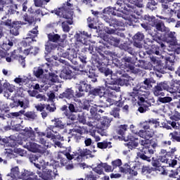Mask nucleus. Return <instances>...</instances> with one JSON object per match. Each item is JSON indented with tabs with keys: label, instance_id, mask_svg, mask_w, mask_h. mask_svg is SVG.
<instances>
[{
	"label": "nucleus",
	"instance_id": "1",
	"mask_svg": "<svg viewBox=\"0 0 180 180\" xmlns=\"http://www.w3.org/2000/svg\"><path fill=\"white\" fill-rule=\"evenodd\" d=\"M70 1L71 0H68L66 3L63 4L62 7L52 11V13H55L57 16L63 18V19H68V20L62 22V29L65 33H68L70 30H71L69 25H72L74 23V20H72L74 4H70Z\"/></svg>",
	"mask_w": 180,
	"mask_h": 180
},
{
	"label": "nucleus",
	"instance_id": "2",
	"mask_svg": "<svg viewBox=\"0 0 180 180\" xmlns=\"http://www.w3.org/2000/svg\"><path fill=\"white\" fill-rule=\"evenodd\" d=\"M136 136L141 137V139L139 141V144L142 146L141 149V153H144L145 154H154L155 153V150L151 148V146L148 145L150 139H153V133L148 132L145 134L143 131H139L135 133Z\"/></svg>",
	"mask_w": 180,
	"mask_h": 180
},
{
	"label": "nucleus",
	"instance_id": "3",
	"mask_svg": "<svg viewBox=\"0 0 180 180\" xmlns=\"http://www.w3.org/2000/svg\"><path fill=\"white\" fill-rule=\"evenodd\" d=\"M115 6H120L117 8L122 9V13L129 16V18H134L136 19L137 16H140L141 13V10L134 8V7L130 6V4L127 3V0H117Z\"/></svg>",
	"mask_w": 180,
	"mask_h": 180
},
{
	"label": "nucleus",
	"instance_id": "4",
	"mask_svg": "<svg viewBox=\"0 0 180 180\" xmlns=\"http://www.w3.org/2000/svg\"><path fill=\"white\" fill-rule=\"evenodd\" d=\"M5 26L10 28L20 30V22H12L11 19H6V16H4L2 18V20L0 21V40L4 39V37H5V34H6V29L5 28Z\"/></svg>",
	"mask_w": 180,
	"mask_h": 180
},
{
	"label": "nucleus",
	"instance_id": "5",
	"mask_svg": "<svg viewBox=\"0 0 180 180\" xmlns=\"http://www.w3.org/2000/svg\"><path fill=\"white\" fill-rule=\"evenodd\" d=\"M82 157H85V152H79L76 153L75 155H71L70 152L67 150L60 151L58 153V160H60V164L64 167L67 165L68 160L71 161L73 158H76L77 160H79V158H82Z\"/></svg>",
	"mask_w": 180,
	"mask_h": 180
},
{
	"label": "nucleus",
	"instance_id": "6",
	"mask_svg": "<svg viewBox=\"0 0 180 180\" xmlns=\"http://www.w3.org/2000/svg\"><path fill=\"white\" fill-rule=\"evenodd\" d=\"M146 41L149 43L150 46V51L152 54L161 56V49H164L165 44H164V41H162L160 37H156V39H153V40L146 39Z\"/></svg>",
	"mask_w": 180,
	"mask_h": 180
},
{
	"label": "nucleus",
	"instance_id": "7",
	"mask_svg": "<svg viewBox=\"0 0 180 180\" xmlns=\"http://www.w3.org/2000/svg\"><path fill=\"white\" fill-rule=\"evenodd\" d=\"M121 60L122 63V68H124V70H126L128 72L130 71V72L136 75H140L141 74V70L134 67L131 57L124 56Z\"/></svg>",
	"mask_w": 180,
	"mask_h": 180
},
{
	"label": "nucleus",
	"instance_id": "8",
	"mask_svg": "<svg viewBox=\"0 0 180 180\" xmlns=\"http://www.w3.org/2000/svg\"><path fill=\"white\" fill-rule=\"evenodd\" d=\"M59 57H63V58H67L71 61L72 64L74 65H78V61H77V58L78 57L77 49H68L66 51H60L58 52Z\"/></svg>",
	"mask_w": 180,
	"mask_h": 180
},
{
	"label": "nucleus",
	"instance_id": "9",
	"mask_svg": "<svg viewBox=\"0 0 180 180\" xmlns=\"http://www.w3.org/2000/svg\"><path fill=\"white\" fill-rule=\"evenodd\" d=\"M142 129L140 131H143L146 134V133H152V136H154V129H157L160 126V122L156 119L150 118L141 124Z\"/></svg>",
	"mask_w": 180,
	"mask_h": 180
},
{
	"label": "nucleus",
	"instance_id": "10",
	"mask_svg": "<svg viewBox=\"0 0 180 180\" xmlns=\"http://www.w3.org/2000/svg\"><path fill=\"white\" fill-rule=\"evenodd\" d=\"M105 85V94H107L109 98H117V93L120 92V86L117 84H114L110 79H107Z\"/></svg>",
	"mask_w": 180,
	"mask_h": 180
},
{
	"label": "nucleus",
	"instance_id": "11",
	"mask_svg": "<svg viewBox=\"0 0 180 180\" xmlns=\"http://www.w3.org/2000/svg\"><path fill=\"white\" fill-rule=\"evenodd\" d=\"M109 16L123 18V10L117 6H108L103 10V20H105V18H112Z\"/></svg>",
	"mask_w": 180,
	"mask_h": 180
},
{
	"label": "nucleus",
	"instance_id": "12",
	"mask_svg": "<svg viewBox=\"0 0 180 180\" xmlns=\"http://www.w3.org/2000/svg\"><path fill=\"white\" fill-rule=\"evenodd\" d=\"M78 92L76 93V98H82L85 96V92H89L91 87L92 86L90 84H88V80L83 79L80 80L78 84H77Z\"/></svg>",
	"mask_w": 180,
	"mask_h": 180
},
{
	"label": "nucleus",
	"instance_id": "13",
	"mask_svg": "<svg viewBox=\"0 0 180 180\" xmlns=\"http://www.w3.org/2000/svg\"><path fill=\"white\" fill-rule=\"evenodd\" d=\"M156 36L160 39H163L167 43H169L172 46H175L176 44V37L175 36V32H171L168 28L167 29L163 34H161L160 36H158V32H157Z\"/></svg>",
	"mask_w": 180,
	"mask_h": 180
},
{
	"label": "nucleus",
	"instance_id": "14",
	"mask_svg": "<svg viewBox=\"0 0 180 180\" xmlns=\"http://www.w3.org/2000/svg\"><path fill=\"white\" fill-rule=\"evenodd\" d=\"M110 119L108 117H104L101 120L100 124H97L98 132L101 134V136H108V128L110 126Z\"/></svg>",
	"mask_w": 180,
	"mask_h": 180
},
{
	"label": "nucleus",
	"instance_id": "15",
	"mask_svg": "<svg viewBox=\"0 0 180 180\" xmlns=\"http://www.w3.org/2000/svg\"><path fill=\"white\" fill-rule=\"evenodd\" d=\"M128 129L129 125L126 124L116 127L114 129L113 138L116 139H122V140H124V137H127V135H126V131H127Z\"/></svg>",
	"mask_w": 180,
	"mask_h": 180
},
{
	"label": "nucleus",
	"instance_id": "16",
	"mask_svg": "<svg viewBox=\"0 0 180 180\" xmlns=\"http://www.w3.org/2000/svg\"><path fill=\"white\" fill-rule=\"evenodd\" d=\"M156 81L153 77L146 78L144 81L141 83L139 87V91L141 92H146V91H150L151 88H153V86L155 85Z\"/></svg>",
	"mask_w": 180,
	"mask_h": 180
},
{
	"label": "nucleus",
	"instance_id": "17",
	"mask_svg": "<svg viewBox=\"0 0 180 180\" xmlns=\"http://www.w3.org/2000/svg\"><path fill=\"white\" fill-rule=\"evenodd\" d=\"M124 141L128 142L125 143V146H127V147L131 150L139 147V139L134 137L133 135H131V134L127 135V137L124 138Z\"/></svg>",
	"mask_w": 180,
	"mask_h": 180
},
{
	"label": "nucleus",
	"instance_id": "18",
	"mask_svg": "<svg viewBox=\"0 0 180 180\" xmlns=\"http://www.w3.org/2000/svg\"><path fill=\"white\" fill-rule=\"evenodd\" d=\"M167 83L166 82H160L158 83L153 89V92L155 96H165V93L163 91L167 89Z\"/></svg>",
	"mask_w": 180,
	"mask_h": 180
},
{
	"label": "nucleus",
	"instance_id": "19",
	"mask_svg": "<svg viewBox=\"0 0 180 180\" xmlns=\"http://www.w3.org/2000/svg\"><path fill=\"white\" fill-rule=\"evenodd\" d=\"M158 158L162 164H166V167L175 168V166L178 164V160L175 159H169L165 154L159 155Z\"/></svg>",
	"mask_w": 180,
	"mask_h": 180
},
{
	"label": "nucleus",
	"instance_id": "20",
	"mask_svg": "<svg viewBox=\"0 0 180 180\" xmlns=\"http://www.w3.org/2000/svg\"><path fill=\"white\" fill-rule=\"evenodd\" d=\"M91 95L92 96H99L102 98L106 95V89L105 86H98L97 88L91 87L89 91V96Z\"/></svg>",
	"mask_w": 180,
	"mask_h": 180
},
{
	"label": "nucleus",
	"instance_id": "21",
	"mask_svg": "<svg viewBox=\"0 0 180 180\" xmlns=\"http://www.w3.org/2000/svg\"><path fill=\"white\" fill-rule=\"evenodd\" d=\"M152 20H153V22L150 23V25L155 27L158 32H161L162 34H163L168 29V27H165L164 21L161 20H157L155 18V17L153 18V19H152Z\"/></svg>",
	"mask_w": 180,
	"mask_h": 180
},
{
	"label": "nucleus",
	"instance_id": "22",
	"mask_svg": "<svg viewBox=\"0 0 180 180\" xmlns=\"http://www.w3.org/2000/svg\"><path fill=\"white\" fill-rule=\"evenodd\" d=\"M104 20L106 22V23H108L109 26L115 27L116 30H120V27H123V22L119 21L116 18L104 17Z\"/></svg>",
	"mask_w": 180,
	"mask_h": 180
},
{
	"label": "nucleus",
	"instance_id": "23",
	"mask_svg": "<svg viewBox=\"0 0 180 180\" xmlns=\"http://www.w3.org/2000/svg\"><path fill=\"white\" fill-rule=\"evenodd\" d=\"M11 58L13 60H18L20 65L23 68L26 67V57H23V56L18 54V51L14 50L13 51L11 52Z\"/></svg>",
	"mask_w": 180,
	"mask_h": 180
},
{
	"label": "nucleus",
	"instance_id": "24",
	"mask_svg": "<svg viewBox=\"0 0 180 180\" xmlns=\"http://www.w3.org/2000/svg\"><path fill=\"white\" fill-rule=\"evenodd\" d=\"M6 180H18L20 179V172H19V167H15L11 169L10 174L7 175Z\"/></svg>",
	"mask_w": 180,
	"mask_h": 180
},
{
	"label": "nucleus",
	"instance_id": "25",
	"mask_svg": "<svg viewBox=\"0 0 180 180\" xmlns=\"http://www.w3.org/2000/svg\"><path fill=\"white\" fill-rule=\"evenodd\" d=\"M0 40H3L1 49H3L4 51H8V50H11V49L13 46V41L8 39V37L5 36V34L4 37Z\"/></svg>",
	"mask_w": 180,
	"mask_h": 180
},
{
	"label": "nucleus",
	"instance_id": "26",
	"mask_svg": "<svg viewBox=\"0 0 180 180\" xmlns=\"http://www.w3.org/2000/svg\"><path fill=\"white\" fill-rule=\"evenodd\" d=\"M58 98L59 99H72L74 98V90H72V88L66 89L65 91L59 94Z\"/></svg>",
	"mask_w": 180,
	"mask_h": 180
},
{
	"label": "nucleus",
	"instance_id": "27",
	"mask_svg": "<svg viewBox=\"0 0 180 180\" xmlns=\"http://www.w3.org/2000/svg\"><path fill=\"white\" fill-rule=\"evenodd\" d=\"M39 26H36L34 28L28 32L27 38L31 40V41H37L36 37L39 36Z\"/></svg>",
	"mask_w": 180,
	"mask_h": 180
},
{
	"label": "nucleus",
	"instance_id": "28",
	"mask_svg": "<svg viewBox=\"0 0 180 180\" xmlns=\"http://www.w3.org/2000/svg\"><path fill=\"white\" fill-rule=\"evenodd\" d=\"M158 71L159 72H162V74H164L165 72V70H169L170 71H172L174 70V63H171L170 62H168V60H165V66H162L161 65H158L157 66Z\"/></svg>",
	"mask_w": 180,
	"mask_h": 180
},
{
	"label": "nucleus",
	"instance_id": "29",
	"mask_svg": "<svg viewBox=\"0 0 180 180\" xmlns=\"http://www.w3.org/2000/svg\"><path fill=\"white\" fill-rule=\"evenodd\" d=\"M119 47L120 50L127 51L129 54H131V56L137 54V52L134 51V49L131 48V46H130V45H129L127 43L121 44Z\"/></svg>",
	"mask_w": 180,
	"mask_h": 180
},
{
	"label": "nucleus",
	"instance_id": "30",
	"mask_svg": "<svg viewBox=\"0 0 180 180\" xmlns=\"http://www.w3.org/2000/svg\"><path fill=\"white\" fill-rule=\"evenodd\" d=\"M103 41H105V39H101L99 41V43H101L102 44H103V46H99L96 47V51L99 53L102 58H105V53H106V51H105V47H109L106 46V44Z\"/></svg>",
	"mask_w": 180,
	"mask_h": 180
},
{
	"label": "nucleus",
	"instance_id": "31",
	"mask_svg": "<svg viewBox=\"0 0 180 180\" xmlns=\"http://www.w3.org/2000/svg\"><path fill=\"white\" fill-rule=\"evenodd\" d=\"M39 176H42L44 180H51L53 176V171L50 169L44 168Z\"/></svg>",
	"mask_w": 180,
	"mask_h": 180
},
{
	"label": "nucleus",
	"instance_id": "32",
	"mask_svg": "<svg viewBox=\"0 0 180 180\" xmlns=\"http://www.w3.org/2000/svg\"><path fill=\"white\" fill-rule=\"evenodd\" d=\"M35 109L37 112H41V115L43 119H46V117L49 116V112L44 110V109H46V104L39 103L35 105Z\"/></svg>",
	"mask_w": 180,
	"mask_h": 180
},
{
	"label": "nucleus",
	"instance_id": "33",
	"mask_svg": "<svg viewBox=\"0 0 180 180\" xmlns=\"http://www.w3.org/2000/svg\"><path fill=\"white\" fill-rule=\"evenodd\" d=\"M60 77L62 79H72L74 77L72 75V70L70 69L63 70L60 74Z\"/></svg>",
	"mask_w": 180,
	"mask_h": 180
},
{
	"label": "nucleus",
	"instance_id": "34",
	"mask_svg": "<svg viewBox=\"0 0 180 180\" xmlns=\"http://www.w3.org/2000/svg\"><path fill=\"white\" fill-rule=\"evenodd\" d=\"M84 144L86 147H90V150L93 153H96V150H95V148H96V144L95 143V142L92 141V139L91 138H85Z\"/></svg>",
	"mask_w": 180,
	"mask_h": 180
},
{
	"label": "nucleus",
	"instance_id": "35",
	"mask_svg": "<svg viewBox=\"0 0 180 180\" xmlns=\"http://www.w3.org/2000/svg\"><path fill=\"white\" fill-rule=\"evenodd\" d=\"M51 122L54 123V125H53V129H59V130H63L64 127H65V124L60 118H54L53 120H51Z\"/></svg>",
	"mask_w": 180,
	"mask_h": 180
},
{
	"label": "nucleus",
	"instance_id": "36",
	"mask_svg": "<svg viewBox=\"0 0 180 180\" xmlns=\"http://www.w3.org/2000/svg\"><path fill=\"white\" fill-rule=\"evenodd\" d=\"M119 172L125 175L127 174L131 175V167H130L128 163H125L123 166L120 167Z\"/></svg>",
	"mask_w": 180,
	"mask_h": 180
},
{
	"label": "nucleus",
	"instance_id": "37",
	"mask_svg": "<svg viewBox=\"0 0 180 180\" xmlns=\"http://www.w3.org/2000/svg\"><path fill=\"white\" fill-rule=\"evenodd\" d=\"M38 53L39 48L37 46H31L30 49H27L23 51V54H25V56H29V54L36 56Z\"/></svg>",
	"mask_w": 180,
	"mask_h": 180
},
{
	"label": "nucleus",
	"instance_id": "38",
	"mask_svg": "<svg viewBox=\"0 0 180 180\" xmlns=\"http://www.w3.org/2000/svg\"><path fill=\"white\" fill-rule=\"evenodd\" d=\"M37 139L39 140V143L40 144H42L43 146H46L47 143V136H46V133L41 132V131H38L37 132Z\"/></svg>",
	"mask_w": 180,
	"mask_h": 180
},
{
	"label": "nucleus",
	"instance_id": "39",
	"mask_svg": "<svg viewBox=\"0 0 180 180\" xmlns=\"http://www.w3.org/2000/svg\"><path fill=\"white\" fill-rule=\"evenodd\" d=\"M34 173L33 172H29L28 170H24V172L20 176V179L23 180H33V174Z\"/></svg>",
	"mask_w": 180,
	"mask_h": 180
},
{
	"label": "nucleus",
	"instance_id": "40",
	"mask_svg": "<svg viewBox=\"0 0 180 180\" xmlns=\"http://www.w3.org/2000/svg\"><path fill=\"white\" fill-rule=\"evenodd\" d=\"M98 148L101 150H105V148H112V142L108 141V140L103 141V142L97 143Z\"/></svg>",
	"mask_w": 180,
	"mask_h": 180
},
{
	"label": "nucleus",
	"instance_id": "41",
	"mask_svg": "<svg viewBox=\"0 0 180 180\" xmlns=\"http://www.w3.org/2000/svg\"><path fill=\"white\" fill-rule=\"evenodd\" d=\"M141 168H143V167H141V163L140 162L135 163L134 165L132 167H131V175L134 176H137L139 174L137 171H140Z\"/></svg>",
	"mask_w": 180,
	"mask_h": 180
},
{
	"label": "nucleus",
	"instance_id": "42",
	"mask_svg": "<svg viewBox=\"0 0 180 180\" xmlns=\"http://www.w3.org/2000/svg\"><path fill=\"white\" fill-rule=\"evenodd\" d=\"M127 4H129L130 6L134 8V9H137V8H143V4L140 1V0H127ZM136 6L137 8H136Z\"/></svg>",
	"mask_w": 180,
	"mask_h": 180
},
{
	"label": "nucleus",
	"instance_id": "43",
	"mask_svg": "<svg viewBox=\"0 0 180 180\" xmlns=\"http://www.w3.org/2000/svg\"><path fill=\"white\" fill-rule=\"evenodd\" d=\"M98 71H100L101 74H104L105 77H108V75L113 74V71L108 67L100 66Z\"/></svg>",
	"mask_w": 180,
	"mask_h": 180
},
{
	"label": "nucleus",
	"instance_id": "44",
	"mask_svg": "<svg viewBox=\"0 0 180 180\" xmlns=\"http://www.w3.org/2000/svg\"><path fill=\"white\" fill-rule=\"evenodd\" d=\"M141 27L146 30V32H148L150 36L154 37L155 36H158L157 32H153V30L151 29V27L148 25V23H141Z\"/></svg>",
	"mask_w": 180,
	"mask_h": 180
},
{
	"label": "nucleus",
	"instance_id": "45",
	"mask_svg": "<svg viewBox=\"0 0 180 180\" xmlns=\"http://www.w3.org/2000/svg\"><path fill=\"white\" fill-rule=\"evenodd\" d=\"M169 137H170V140L173 143H175V141H176L177 143H180V136L179 135L178 131H174L173 132H171L169 134Z\"/></svg>",
	"mask_w": 180,
	"mask_h": 180
},
{
	"label": "nucleus",
	"instance_id": "46",
	"mask_svg": "<svg viewBox=\"0 0 180 180\" xmlns=\"http://www.w3.org/2000/svg\"><path fill=\"white\" fill-rule=\"evenodd\" d=\"M139 158H141V160H143V161H147L148 162H151V155L150 153H145L143 152L139 153L137 154Z\"/></svg>",
	"mask_w": 180,
	"mask_h": 180
},
{
	"label": "nucleus",
	"instance_id": "47",
	"mask_svg": "<svg viewBox=\"0 0 180 180\" xmlns=\"http://www.w3.org/2000/svg\"><path fill=\"white\" fill-rule=\"evenodd\" d=\"M53 133H54V127H53V125H49L45 130V134H46L47 139H52L54 136V134Z\"/></svg>",
	"mask_w": 180,
	"mask_h": 180
},
{
	"label": "nucleus",
	"instance_id": "48",
	"mask_svg": "<svg viewBox=\"0 0 180 180\" xmlns=\"http://www.w3.org/2000/svg\"><path fill=\"white\" fill-rule=\"evenodd\" d=\"M22 19L25 20V22H27V23L30 25H33V23H34V16L29 15L27 13H25L23 15Z\"/></svg>",
	"mask_w": 180,
	"mask_h": 180
},
{
	"label": "nucleus",
	"instance_id": "49",
	"mask_svg": "<svg viewBox=\"0 0 180 180\" xmlns=\"http://www.w3.org/2000/svg\"><path fill=\"white\" fill-rule=\"evenodd\" d=\"M110 115L113 116L115 119H120V108H113L110 112Z\"/></svg>",
	"mask_w": 180,
	"mask_h": 180
},
{
	"label": "nucleus",
	"instance_id": "50",
	"mask_svg": "<svg viewBox=\"0 0 180 180\" xmlns=\"http://www.w3.org/2000/svg\"><path fill=\"white\" fill-rule=\"evenodd\" d=\"M89 78L91 79L92 82H96L98 81V79H96V77H98V75H96V71L94 69H89V73L87 74Z\"/></svg>",
	"mask_w": 180,
	"mask_h": 180
},
{
	"label": "nucleus",
	"instance_id": "51",
	"mask_svg": "<svg viewBox=\"0 0 180 180\" xmlns=\"http://www.w3.org/2000/svg\"><path fill=\"white\" fill-rule=\"evenodd\" d=\"M174 0H162V9L163 12L168 11L171 5L170 2H174Z\"/></svg>",
	"mask_w": 180,
	"mask_h": 180
},
{
	"label": "nucleus",
	"instance_id": "52",
	"mask_svg": "<svg viewBox=\"0 0 180 180\" xmlns=\"http://www.w3.org/2000/svg\"><path fill=\"white\" fill-rule=\"evenodd\" d=\"M58 45L56 44H53L51 42H47L46 44L45 45V49L47 53H51L53 50H56L57 48Z\"/></svg>",
	"mask_w": 180,
	"mask_h": 180
},
{
	"label": "nucleus",
	"instance_id": "53",
	"mask_svg": "<svg viewBox=\"0 0 180 180\" xmlns=\"http://www.w3.org/2000/svg\"><path fill=\"white\" fill-rule=\"evenodd\" d=\"M48 39L49 41H53V43H57V41H58V40L61 39V37L58 34H49Z\"/></svg>",
	"mask_w": 180,
	"mask_h": 180
},
{
	"label": "nucleus",
	"instance_id": "54",
	"mask_svg": "<svg viewBox=\"0 0 180 180\" xmlns=\"http://www.w3.org/2000/svg\"><path fill=\"white\" fill-rule=\"evenodd\" d=\"M152 165L154 167L155 171H161V169H162V167H161V162H160V159L158 158L152 161Z\"/></svg>",
	"mask_w": 180,
	"mask_h": 180
},
{
	"label": "nucleus",
	"instance_id": "55",
	"mask_svg": "<svg viewBox=\"0 0 180 180\" xmlns=\"http://www.w3.org/2000/svg\"><path fill=\"white\" fill-rule=\"evenodd\" d=\"M75 37H76L77 41L81 43L80 44H86L87 39L84 36V34H82V33L76 34Z\"/></svg>",
	"mask_w": 180,
	"mask_h": 180
},
{
	"label": "nucleus",
	"instance_id": "56",
	"mask_svg": "<svg viewBox=\"0 0 180 180\" xmlns=\"http://www.w3.org/2000/svg\"><path fill=\"white\" fill-rule=\"evenodd\" d=\"M103 162H101L97 165V167L93 168V171L96 172V174H98V175L103 174Z\"/></svg>",
	"mask_w": 180,
	"mask_h": 180
},
{
	"label": "nucleus",
	"instance_id": "57",
	"mask_svg": "<svg viewBox=\"0 0 180 180\" xmlns=\"http://www.w3.org/2000/svg\"><path fill=\"white\" fill-rule=\"evenodd\" d=\"M138 112L139 113H146L147 110H148V108L150 106V104H138Z\"/></svg>",
	"mask_w": 180,
	"mask_h": 180
},
{
	"label": "nucleus",
	"instance_id": "58",
	"mask_svg": "<svg viewBox=\"0 0 180 180\" xmlns=\"http://www.w3.org/2000/svg\"><path fill=\"white\" fill-rule=\"evenodd\" d=\"M134 41H143L144 40V34L141 32H138L133 37Z\"/></svg>",
	"mask_w": 180,
	"mask_h": 180
},
{
	"label": "nucleus",
	"instance_id": "59",
	"mask_svg": "<svg viewBox=\"0 0 180 180\" xmlns=\"http://www.w3.org/2000/svg\"><path fill=\"white\" fill-rule=\"evenodd\" d=\"M158 3L155 1V0H150L149 2H148L146 7L148 9H150V11H155V9H157V5Z\"/></svg>",
	"mask_w": 180,
	"mask_h": 180
},
{
	"label": "nucleus",
	"instance_id": "60",
	"mask_svg": "<svg viewBox=\"0 0 180 180\" xmlns=\"http://www.w3.org/2000/svg\"><path fill=\"white\" fill-rule=\"evenodd\" d=\"M24 116L25 117H27L28 120H34L36 117H37V115H36V112L32 111H27L24 114Z\"/></svg>",
	"mask_w": 180,
	"mask_h": 180
},
{
	"label": "nucleus",
	"instance_id": "61",
	"mask_svg": "<svg viewBox=\"0 0 180 180\" xmlns=\"http://www.w3.org/2000/svg\"><path fill=\"white\" fill-rule=\"evenodd\" d=\"M39 158H40V155L39 154H31L29 157V161L34 164V162H37L39 161Z\"/></svg>",
	"mask_w": 180,
	"mask_h": 180
},
{
	"label": "nucleus",
	"instance_id": "62",
	"mask_svg": "<svg viewBox=\"0 0 180 180\" xmlns=\"http://www.w3.org/2000/svg\"><path fill=\"white\" fill-rule=\"evenodd\" d=\"M110 79L113 82L115 85H118V86L119 85H120V86H124V80L122 78L113 79L110 77Z\"/></svg>",
	"mask_w": 180,
	"mask_h": 180
},
{
	"label": "nucleus",
	"instance_id": "63",
	"mask_svg": "<svg viewBox=\"0 0 180 180\" xmlns=\"http://www.w3.org/2000/svg\"><path fill=\"white\" fill-rule=\"evenodd\" d=\"M4 89H6L7 91H8V92H13V91H15V86H13V84H11L9 83H4L3 85Z\"/></svg>",
	"mask_w": 180,
	"mask_h": 180
},
{
	"label": "nucleus",
	"instance_id": "64",
	"mask_svg": "<svg viewBox=\"0 0 180 180\" xmlns=\"http://www.w3.org/2000/svg\"><path fill=\"white\" fill-rule=\"evenodd\" d=\"M49 79L51 82H58V75H56V73L50 72Z\"/></svg>",
	"mask_w": 180,
	"mask_h": 180
}]
</instances>
